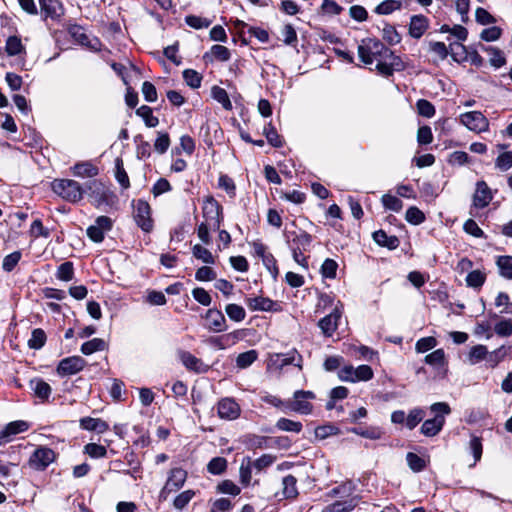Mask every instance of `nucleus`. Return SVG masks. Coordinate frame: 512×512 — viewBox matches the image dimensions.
<instances>
[{
    "mask_svg": "<svg viewBox=\"0 0 512 512\" xmlns=\"http://www.w3.org/2000/svg\"><path fill=\"white\" fill-rule=\"evenodd\" d=\"M358 54L364 64H387L385 60L393 56V52L377 38H365L358 46Z\"/></svg>",
    "mask_w": 512,
    "mask_h": 512,
    "instance_id": "f257e3e1",
    "label": "nucleus"
},
{
    "mask_svg": "<svg viewBox=\"0 0 512 512\" xmlns=\"http://www.w3.org/2000/svg\"><path fill=\"white\" fill-rule=\"evenodd\" d=\"M85 192L93 199L96 207H113L118 202L117 195L111 191L103 182L93 179L85 184Z\"/></svg>",
    "mask_w": 512,
    "mask_h": 512,
    "instance_id": "f03ea898",
    "label": "nucleus"
},
{
    "mask_svg": "<svg viewBox=\"0 0 512 512\" xmlns=\"http://www.w3.org/2000/svg\"><path fill=\"white\" fill-rule=\"evenodd\" d=\"M51 186L57 195L71 203L79 202L85 193V187L72 179H55Z\"/></svg>",
    "mask_w": 512,
    "mask_h": 512,
    "instance_id": "7ed1b4c3",
    "label": "nucleus"
},
{
    "mask_svg": "<svg viewBox=\"0 0 512 512\" xmlns=\"http://www.w3.org/2000/svg\"><path fill=\"white\" fill-rule=\"evenodd\" d=\"M431 411L436 413L435 417L425 420L421 426V433L427 437H433L442 430L445 423L443 414H449L451 409L447 403L437 402L431 406Z\"/></svg>",
    "mask_w": 512,
    "mask_h": 512,
    "instance_id": "20e7f679",
    "label": "nucleus"
},
{
    "mask_svg": "<svg viewBox=\"0 0 512 512\" xmlns=\"http://www.w3.org/2000/svg\"><path fill=\"white\" fill-rule=\"evenodd\" d=\"M133 219L136 225L145 233H151L154 229V220L152 218V209L150 204L143 200H133Z\"/></svg>",
    "mask_w": 512,
    "mask_h": 512,
    "instance_id": "39448f33",
    "label": "nucleus"
},
{
    "mask_svg": "<svg viewBox=\"0 0 512 512\" xmlns=\"http://www.w3.org/2000/svg\"><path fill=\"white\" fill-rule=\"evenodd\" d=\"M202 213L206 221L209 222L211 229L219 230L224 219L223 207L212 195L204 197Z\"/></svg>",
    "mask_w": 512,
    "mask_h": 512,
    "instance_id": "423d86ee",
    "label": "nucleus"
},
{
    "mask_svg": "<svg viewBox=\"0 0 512 512\" xmlns=\"http://www.w3.org/2000/svg\"><path fill=\"white\" fill-rule=\"evenodd\" d=\"M315 397L312 391L297 390L293 394V400L287 401L286 409H283V412H296L302 415H308L312 413L313 405L307 400L315 399Z\"/></svg>",
    "mask_w": 512,
    "mask_h": 512,
    "instance_id": "0eeeda50",
    "label": "nucleus"
},
{
    "mask_svg": "<svg viewBox=\"0 0 512 512\" xmlns=\"http://www.w3.org/2000/svg\"><path fill=\"white\" fill-rule=\"evenodd\" d=\"M374 373L369 365H360L354 368L352 365H345L338 371V377L344 382H360L369 381L373 378Z\"/></svg>",
    "mask_w": 512,
    "mask_h": 512,
    "instance_id": "6e6552de",
    "label": "nucleus"
},
{
    "mask_svg": "<svg viewBox=\"0 0 512 512\" xmlns=\"http://www.w3.org/2000/svg\"><path fill=\"white\" fill-rule=\"evenodd\" d=\"M67 32L71 38L81 46L88 48L91 51L101 50V41L90 34H88L84 27L78 24H71L67 27Z\"/></svg>",
    "mask_w": 512,
    "mask_h": 512,
    "instance_id": "1a4fd4ad",
    "label": "nucleus"
},
{
    "mask_svg": "<svg viewBox=\"0 0 512 512\" xmlns=\"http://www.w3.org/2000/svg\"><path fill=\"white\" fill-rule=\"evenodd\" d=\"M186 479V470L180 467L171 469L167 481L162 490L160 491L159 499L162 501L167 500L171 493L176 492L183 487L184 483L186 482Z\"/></svg>",
    "mask_w": 512,
    "mask_h": 512,
    "instance_id": "9d476101",
    "label": "nucleus"
},
{
    "mask_svg": "<svg viewBox=\"0 0 512 512\" xmlns=\"http://www.w3.org/2000/svg\"><path fill=\"white\" fill-rule=\"evenodd\" d=\"M56 459V453L53 449L40 446L31 454L29 466L37 471H44Z\"/></svg>",
    "mask_w": 512,
    "mask_h": 512,
    "instance_id": "9b49d317",
    "label": "nucleus"
},
{
    "mask_svg": "<svg viewBox=\"0 0 512 512\" xmlns=\"http://www.w3.org/2000/svg\"><path fill=\"white\" fill-rule=\"evenodd\" d=\"M86 364V360L81 356H69L59 361L56 367V373L61 378L72 376L81 372Z\"/></svg>",
    "mask_w": 512,
    "mask_h": 512,
    "instance_id": "f8f14e48",
    "label": "nucleus"
},
{
    "mask_svg": "<svg viewBox=\"0 0 512 512\" xmlns=\"http://www.w3.org/2000/svg\"><path fill=\"white\" fill-rule=\"evenodd\" d=\"M40 14L43 20L59 23L65 14V8L60 0H39Z\"/></svg>",
    "mask_w": 512,
    "mask_h": 512,
    "instance_id": "ddd939ff",
    "label": "nucleus"
},
{
    "mask_svg": "<svg viewBox=\"0 0 512 512\" xmlns=\"http://www.w3.org/2000/svg\"><path fill=\"white\" fill-rule=\"evenodd\" d=\"M460 122L469 130L480 133L489 128L488 119L480 111H470L460 115Z\"/></svg>",
    "mask_w": 512,
    "mask_h": 512,
    "instance_id": "4468645a",
    "label": "nucleus"
},
{
    "mask_svg": "<svg viewBox=\"0 0 512 512\" xmlns=\"http://www.w3.org/2000/svg\"><path fill=\"white\" fill-rule=\"evenodd\" d=\"M113 227V221L108 216H99L95 220V225H90L87 230V236L94 243H101L105 238V232Z\"/></svg>",
    "mask_w": 512,
    "mask_h": 512,
    "instance_id": "2eb2a0df",
    "label": "nucleus"
},
{
    "mask_svg": "<svg viewBox=\"0 0 512 512\" xmlns=\"http://www.w3.org/2000/svg\"><path fill=\"white\" fill-rule=\"evenodd\" d=\"M284 236L289 244L290 250L309 251L313 238L308 232L301 230L300 233L295 231L284 232Z\"/></svg>",
    "mask_w": 512,
    "mask_h": 512,
    "instance_id": "dca6fc26",
    "label": "nucleus"
},
{
    "mask_svg": "<svg viewBox=\"0 0 512 512\" xmlns=\"http://www.w3.org/2000/svg\"><path fill=\"white\" fill-rule=\"evenodd\" d=\"M178 356L181 363L188 371L202 374L207 373L210 369L208 364H205L200 358H197L189 351L180 350Z\"/></svg>",
    "mask_w": 512,
    "mask_h": 512,
    "instance_id": "f3484780",
    "label": "nucleus"
},
{
    "mask_svg": "<svg viewBox=\"0 0 512 512\" xmlns=\"http://www.w3.org/2000/svg\"><path fill=\"white\" fill-rule=\"evenodd\" d=\"M247 306L252 311H264V312H279L281 306L278 302L268 297H249L245 300Z\"/></svg>",
    "mask_w": 512,
    "mask_h": 512,
    "instance_id": "a211bd4d",
    "label": "nucleus"
},
{
    "mask_svg": "<svg viewBox=\"0 0 512 512\" xmlns=\"http://www.w3.org/2000/svg\"><path fill=\"white\" fill-rule=\"evenodd\" d=\"M218 416L221 419L234 420L240 416V406L232 398H223L217 405Z\"/></svg>",
    "mask_w": 512,
    "mask_h": 512,
    "instance_id": "6ab92c4d",
    "label": "nucleus"
},
{
    "mask_svg": "<svg viewBox=\"0 0 512 512\" xmlns=\"http://www.w3.org/2000/svg\"><path fill=\"white\" fill-rule=\"evenodd\" d=\"M492 198V191L487 183L484 180L478 181L473 195V205L478 209H483L489 205Z\"/></svg>",
    "mask_w": 512,
    "mask_h": 512,
    "instance_id": "aec40b11",
    "label": "nucleus"
},
{
    "mask_svg": "<svg viewBox=\"0 0 512 512\" xmlns=\"http://www.w3.org/2000/svg\"><path fill=\"white\" fill-rule=\"evenodd\" d=\"M29 429V423L23 420L12 421L0 431V444L8 443L12 437Z\"/></svg>",
    "mask_w": 512,
    "mask_h": 512,
    "instance_id": "412c9836",
    "label": "nucleus"
},
{
    "mask_svg": "<svg viewBox=\"0 0 512 512\" xmlns=\"http://www.w3.org/2000/svg\"><path fill=\"white\" fill-rule=\"evenodd\" d=\"M205 319L209 321L207 327L210 331L219 333L227 330L226 318L220 310L216 308L208 309Z\"/></svg>",
    "mask_w": 512,
    "mask_h": 512,
    "instance_id": "4be33fe9",
    "label": "nucleus"
},
{
    "mask_svg": "<svg viewBox=\"0 0 512 512\" xmlns=\"http://www.w3.org/2000/svg\"><path fill=\"white\" fill-rule=\"evenodd\" d=\"M340 313L335 309L330 314L321 318L318 322V326L321 329L325 337H332L334 332L338 328V321L340 319Z\"/></svg>",
    "mask_w": 512,
    "mask_h": 512,
    "instance_id": "5701e85b",
    "label": "nucleus"
},
{
    "mask_svg": "<svg viewBox=\"0 0 512 512\" xmlns=\"http://www.w3.org/2000/svg\"><path fill=\"white\" fill-rule=\"evenodd\" d=\"M30 389L33 391L35 397L41 402H47L51 396L52 388L41 377L32 378L29 382Z\"/></svg>",
    "mask_w": 512,
    "mask_h": 512,
    "instance_id": "b1692460",
    "label": "nucleus"
},
{
    "mask_svg": "<svg viewBox=\"0 0 512 512\" xmlns=\"http://www.w3.org/2000/svg\"><path fill=\"white\" fill-rule=\"evenodd\" d=\"M273 364L278 368H283L288 365H295L301 368L302 356L297 352L296 349L289 351L288 353H277L272 359Z\"/></svg>",
    "mask_w": 512,
    "mask_h": 512,
    "instance_id": "393cba45",
    "label": "nucleus"
},
{
    "mask_svg": "<svg viewBox=\"0 0 512 512\" xmlns=\"http://www.w3.org/2000/svg\"><path fill=\"white\" fill-rule=\"evenodd\" d=\"M373 240L381 247H386L389 250H395L400 245V240L395 235H388L384 230L379 229L373 232Z\"/></svg>",
    "mask_w": 512,
    "mask_h": 512,
    "instance_id": "a878e982",
    "label": "nucleus"
},
{
    "mask_svg": "<svg viewBox=\"0 0 512 512\" xmlns=\"http://www.w3.org/2000/svg\"><path fill=\"white\" fill-rule=\"evenodd\" d=\"M230 58V51L227 47L223 45H213L209 52H206L203 56V60L205 64L209 62L218 61V62H226Z\"/></svg>",
    "mask_w": 512,
    "mask_h": 512,
    "instance_id": "bb28decb",
    "label": "nucleus"
},
{
    "mask_svg": "<svg viewBox=\"0 0 512 512\" xmlns=\"http://www.w3.org/2000/svg\"><path fill=\"white\" fill-rule=\"evenodd\" d=\"M79 424L83 430L95 431L100 434L109 430V424L100 418L83 417L80 419Z\"/></svg>",
    "mask_w": 512,
    "mask_h": 512,
    "instance_id": "cd10ccee",
    "label": "nucleus"
},
{
    "mask_svg": "<svg viewBox=\"0 0 512 512\" xmlns=\"http://www.w3.org/2000/svg\"><path fill=\"white\" fill-rule=\"evenodd\" d=\"M428 28V19L423 15H414L410 19L409 34L411 37L419 39Z\"/></svg>",
    "mask_w": 512,
    "mask_h": 512,
    "instance_id": "c85d7f7f",
    "label": "nucleus"
},
{
    "mask_svg": "<svg viewBox=\"0 0 512 512\" xmlns=\"http://www.w3.org/2000/svg\"><path fill=\"white\" fill-rule=\"evenodd\" d=\"M282 495L287 500H294L298 497L297 478L291 474L282 479Z\"/></svg>",
    "mask_w": 512,
    "mask_h": 512,
    "instance_id": "c756f323",
    "label": "nucleus"
},
{
    "mask_svg": "<svg viewBox=\"0 0 512 512\" xmlns=\"http://www.w3.org/2000/svg\"><path fill=\"white\" fill-rule=\"evenodd\" d=\"M424 362L436 370L444 369L447 366L445 352L443 349H437L424 358Z\"/></svg>",
    "mask_w": 512,
    "mask_h": 512,
    "instance_id": "7c9ffc66",
    "label": "nucleus"
},
{
    "mask_svg": "<svg viewBox=\"0 0 512 512\" xmlns=\"http://www.w3.org/2000/svg\"><path fill=\"white\" fill-rule=\"evenodd\" d=\"M252 469H254L252 466V459L249 456L244 457L239 469L240 483L244 487H247L251 484Z\"/></svg>",
    "mask_w": 512,
    "mask_h": 512,
    "instance_id": "2f4dec72",
    "label": "nucleus"
},
{
    "mask_svg": "<svg viewBox=\"0 0 512 512\" xmlns=\"http://www.w3.org/2000/svg\"><path fill=\"white\" fill-rule=\"evenodd\" d=\"M238 337L236 336L235 332L221 335V336H213L210 337L207 342L211 346H214L218 349H226L231 344H234Z\"/></svg>",
    "mask_w": 512,
    "mask_h": 512,
    "instance_id": "473e14b6",
    "label": "nucleus"
},
{
    "mask_svg": "<svg viewBox=\"0 0 512 512\" xmlns=\"http://www.w3.org/2000/svg\"><path fill=\"white\" fill-rule=\"evenodd\" d=\"M499 275L505 279L512 280V256L502 255L496 259Z\"/></svg>",
    "mask_w": 512,
    "mask_h": 512,
    "instance_id": "72a5a7b5",
    "label": "nucleus"
},
{
    "mask_svg": "<svg viewBox=\"0 0 512 512\" xmlns=\"http://www.w3.org/2000/svg\"><path fill=\"white\" fill-rule=\"evenodd\" d=\"M267 440L265 436L247 434L243 436L242 443L248 450H256L267 447Z\"/></svg>",
    "mask_w": 512,
    "mask_h": 512,
    "instance_id": "f704fd0d",
    "label": "nucleus"
},
{
    "mask_svg": "<svg viewBox=\"0 0 512 512\" xmlns=\"http://www.w3.org/2000/svg\"><path fill=\"white\" fill-rule=\"evenodd\" d=\"M73 174L78 177H95L99 169L89 162L77 163L72 168Z\"/></svg>",
    "mask_w": 512,
    "mask_h": 512,
    "instance_id": "c9c22d12",
    "label": "nucleus"
},
{
    "mask_svg": "<svg viewBox=\"0 0 512 512\" xmlns=\"http://www.w3.org/2000/svg\"><path fill=\"white\" fill-rule=\"evenodd\" d=\"M211 96L215 101L220 103L225 110L230 111L233 109L229 95L224 88L214 85L211 89Z\"/></svg>",
    "mask_w": 512,
    "mask_h": 512,
    "instance_id": "e433bc0d",
    "label": "nucleus"
},
{
    "mask_svg": "<svg viewBox=\"0 0 512 512\" xmlns=\"http://www.w3.org/2000/svg\"><path fill=\"white\" fill-rule=\"evenodd\" d=\"M228 461L224 457H214L207 464V472L211 475H222L226 472Z\"/></svg>",
    "mask_w": 512,
    "mask_h": 512,
    "instance_id": "4c0bfd02",
    "label": "nucleus"
},
{
    "mask_svg": "<svg viewBox=\"0 0 512 512\" xmlns=\"http://www.w3.org/2000/svg\"><path fill=\"white\" fill-rule=\"evenodd\" d=\"M47 341V335L42 328H35L31 332V337L28 340V347L33 350H40L44 347Z\"/></svg>",
    "mask_w": 512,
    "mask_h": 512,
    "instance_id": "58836bf2",
    "label": "nucleus"
},
{
    "mask_svg": "<svg viewBox=\"0 0 512 512\" xmlns=\"http://www.w3.org/2000/svg\"><path fill=\"white\" fill-rule=\"evenodd\" d=\"M115 178L123 189L130 187L129 176L124 168V162L121 157L115 159Z\"/></svg>",
    "mask_w": 512,
    "mask_h": 512,
    "instance_id": "ea45409f",
    "label": "nucleus"
},
{
    "mask_svg": "<svg viewBox=\"0 0 512 512\" xmlns=\"http://www.w3.org/2000/svg\"><path fill=\"white\" fill-rule=\"evenodd\" d=\"M264 135L271 146L281 148L284 145L282 136L278 134L276 128L271 122L264 127Z\"/></svg>",
    "mask_w": 512,
    "mask_h": 512,
    "instance_id": "a19ab883",
    "label": "nucleus"
},
{
    "mask_svg": "<svg viewBox=\"0 0 512 512\" xmlns=\"http://www.w3.org/2000/svg\"><path fill=\"white\" fill-rule=\"evenodd\" d=\"M275 427L280 431L300 433L303 429V425L300 421H294L288 418H279L275 424Z\"/></svg>",
    "mask_w": 512,
    "mask_h": 512,
    "instance_id": "79ce46f5",
    "label": "nucleus"
},
{
    "mask_svg": "<svg viewBox=\"0 0 512 512\" xmlns=\"http://www.w3.org/2000/svg\"><path fill=\"white\" fill-rule=\"evenodd\" d=\"M136 114L141 117L145 125L149 128H154L159 124V120L153 115L152 108L147 105H142L136 110Z\"/></svg>",
    "mask_w": 512,
    "mask_h": 512,
    "instance_id": "37998d69",
    "label": "nucleus"
},
{
    "mask_svg": "<svg viewBox=\"0 0 512 512\" xmlns=\"http://www.w3.org/2000/svg\"><path fill=\"white\" fill-rule=\"evenodd\" d=\"M106 348V342L101 338H93L81 345V352L84 355H91L97 351H103Z\"/></svg>",
    "mask_w": 512,
    "mask_h": 512,
    "instance_id": "c03bdc74",
    "label": "nucleus"
},
{
    "mask_svg": "<svg viewBox=\"0 0 512 512\" xmlns=\"http://www.w3.org/2000/svg\"><path fill=\"white\" fill-rule=\"evenodd\" d=\"M351 433H354L356 435H359L361 437L371 439V440H377L381 438L382 432L380 428L378 427H352L348 430Z\"/></svg>",
    "mask_w": 512,
    "mask_h": 512,
    "instance_id": "a18cd8bd",
    "label": "nucleus"
},
{
    "mask_svg": "<svg viewBox=\"0 0 512 512\" xmlns=\"http://www.w3.org/2000/svg\"><path fill=\"white\" fill-rule=\"evenodd\" d=\"M510 347H506L505 345L500 346L492 352H488L487 362L490 367H496L500 362H502L505 357L508 355Z\"/></svg>",
    "mask_w": 512,
    "mask_h": 512,
    "instance_id": "49530a36",
    "label": "nucleus"
},
{
    "mask_svg": "<svg viewBox=\"0 0 512 512\" xmlns=\"http://www.w3.org/2000/svg\"><path fill=\"white\" fill-rule=\"evenodd\" d=\"M406 460L409 468L415 473H419L427 467L426 460L416 453L408 452L406 455Z\"/></svg>",
    "mask_w": 512,
    "mask_h": 512,
    "instance_id": "de8ad7c7",
    "label": "nucleus"
},
{
    "mask_svg": "<svg viewBox=\"0 0 512 512\" xmlns=\"http://www.w3.org/2000/svg\"><path fill=\"white\" fill-rule=\"evenodd\" d=\"M486 281V274L480 270H473L466 276V284L468 287L479 289Z\"/></svg>",
    "mask_w": 512,
    "mask_h": 512,
    "instance_id": "09e8293b",
    "label": "nucleus"
},
{
    "mask_svg": "<svg viewBox=\"0 0 512 512\" xmlns=\"http://www.w3.org/2000/svg\"><path fill=\"white\" fill-rule=\"evenodd\" d=\"M401 2L398 0H384L375 8V13L379 15H389L396 10L401 9Z\"/></svg>",
    "mask_w": 512,
    "mask_h": 512,
    "instance_id": "8fccbe9b",
    "label": "nucleus"
},
{
    "mask_svg": "<svg viewBox=\"0 0 512 512\" xmlns=\"http://www.w3.org/2000/svg\"><path fill=\"white\" fill-rule=\"evenodd\" d=\"M258 357V353L256 350H249L243 353H240L236 358V366L240 369H245L251 366Z\"/></svg>",
    "mask_w": 512,
    "mask_h": 512,
    "instance_id": "3c124183",
    "label": "nucleus"
},
{
    "mask_svg": "<svg viewBox=\"0 0 512 512\" xmlns=\"http://www.w3.org/2000/svg\"><path fill=\"white\" fill-rule=\"evenodd\" d=\"M184 20L189 27L196 30L208 28L212 24L211 19L198 15H187Z\"/></svg>",
    "mask_w": 512,
    "mask_h": 512,
    "instance_id": "603ef678",
    "label": "nucleus"
},
{
    "mask_svg": "<svg viewBox=\"0 0 512 512\" xmlns=\"http://www.w3.org/2000/svg\"><path fill=\"white\" fill-rule=\"evenodd\" d=\"M225 312L229 319L235 322H241L246 317L245 309L241 305L234 303L226 305Z\"/></svg>",
    "mask_w": 512,
    "mask_h": 512,
    "instance_id": "864d4df0",
    "label": "nucleus"
},
{
    "mask_svg": "<svg viewBox=\"0 0 512 512\" xmlns=\"http://www.w3.org/2000/svg\"><path fill=\"white\" fill-rule=\"evenodd\" d=\"M338 263L331 258H327L321 265L320 273L323 278L335 279L337 276Z\"/></svg>",
    "mask_w": 512,
    "mask_h": 512,
    "instance_id": "5fc2aeb1",
    "label": "nucleus"
},
{
    "mask_svg": "<svg viewBox=\"0 0 512 512\" xmlns=\"http://www.w3.org/2000/svg\"><path fill=\"white\" fill-rule=\"evenodd\" d=\"M57 279L61 281H71L74 277V265L71 261L60 264L56 272Z\"/></svg>",
    "mask_w": 512,
    "mask_h": 512,
    "instance_id": "6e6d98bb",
    "label": "nucleus"
},
{
    "mask_svg": "<svg viewBox=\"0 0 512 512\" xmlns=\"http://www.w3.org/2000/svg\"><path fill=\"white\" fill-rule=\"evenodd\" d=\"M425 219V214L416 206H411L406 210L405 220L412 225H420Z\"/></svg>",
    "mask_w": 512,
    "mask_h": 512,
    "instance_id": "4d7b16f0",
    "label": "nucleus"
},
{
    "mask_svg": "<svg viewBox=\"0 0 512 512\" xmlns=\"http://www.w3.org/2000/svg\"><path fill=\"white\" fill-rule=\"evenodd\" d=\"M218 187L223 189L230 198L236 196V185L234 180L226 174H220L218 179Z\"/></svg>",
    "mask_w": 512,
    "mask_h": 512,
    "instance_id": "13d9d810",
    "label": "nucleus"
},
{
    "mask_svg": "<svg viewBox=\"0 0 512 512\" xmlns=\"http://www.w3.org/2000/svg\"><path fill=\"white\" fill-rule=\"evenodd\" d=\"M481 50L489 57L490 64H505L506 60L503 52L492 46H481Z\"/></svg>",
    "mask_w": 512,
    "mask_h": 512,
    "instance_id": "bf43d9fd",
    "label": "nucleus"
},
{
    "mask_svg": "<svg viewBox=\"0 0 512 512\" xmlns=\"http://www.w3.org/2000/svg\"><path fill=\"white\" fill-rule=\"evenodd\" d=\"M194 496L195 491L191 489L181 492L175 497L173 501L174 508L178 511H182L189 504V502L192 500Z\"/></svg>",
    "mask_w": 512,
    "mask_h": 512,
    "instance_id": "052dcab7",
    "label": "nucleus"
},
{
    "mask_svg": "<svg viewBox=\"0 0 512 512\" xmlns=\"http://www.w3.org/2000/svg\"><path fill=\"white\" fill-rule=\"evenodd\" d=\"M22 253L20 250L14 251L6 255L2 262V269L5 272H12L21 260Z\"/></svg>",
    "mask_w": 512,
    "mask_h": 512,
    "instance_id": "680f3d73",
    "label": "nucleus"
},
{
    "mask_svg": "<svg viewBox=\"0 0 512 512\" xmlns=\"http://www.w3.org/2000/svg\"><path fill=\"white\" fill-rule=\"evenodd\" d=\"M487 355H488L487 347L484 345L478 344V345L473 346L470 349L468 357H469V361L471 364H477V363L481 362L482 360H484L485 358L487 359Z\"/></svg>",
    "mask_w": 512,
    "mask_h": 512,
    "instance_id": "e2e57ef3",
    "label": "nucleus"
},
{
    "mask_svg": "<svg viewBox=\"0 0 512 512\" xmlns=\"http://www.w3.org/2000/svg\"><path fill=\"white\" fill-rule=\"evenodd\" d=\"M382 37L389 45H396L401 42V35L396 28L390 24L384 26Z\"/></svg>",
    "mask_w": 512,
    "mask_h": 512,
    "instance_id": "0e129e2a",
    "label": "nucleus"
},
{
    "mask_svg": "<svg viewBox=\"0 0 512 512\" xmlns=\"http://www.w3.org/2000/svg\"><path fill=\"white\" fill-rule=\"evenodd\" d=\"M84 453L89 455L91 458L99 459L106 457L107 449L105 446L100 444L88 443L84 446Z\"/></svg>",
    "mask_w": 512,
    "mask_h": 512,
    "instance_id": "69168bd1",
    "label": "nucleus"
},
{
    "mask_svg": "<svg viewBox=\"0 0 512 512\" xmlns=\"http://www.w3.org/2000/svg\"><path fill=\"white\" fill-rule=\"evenodd\" d=\"M416 108L418 114L426 118H432L436 113L434 105L426 99H419L416 102Z\"/></svg>",
    "mask_w": 512,
    "mask_h": 512,
    "instance_id": "338daca9",
    "label": "nucleus"
},
{
    "mask_svg": "<svg viewBox=\"0 0 512 512\" xmlns=\"http://www.w3.org/2000/svg\"><path fill=\"white\" fill-rule=\"evenodd\" d=\"M495 166L500 171H507L512 167V151H506L498 155Z\"/></svg>",
    "mask_w": 512,
    "mask_h": 512,
    "instance_id": "774afa93",
    "label": "nucleus"
}]
</instances>
